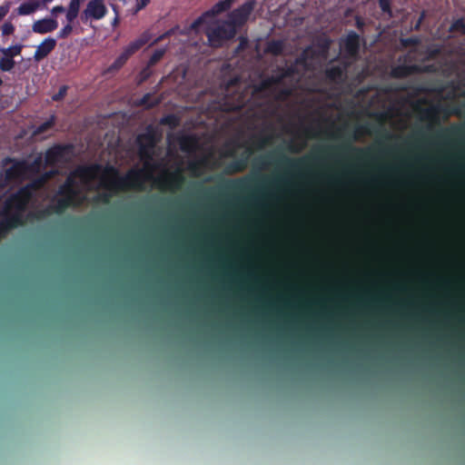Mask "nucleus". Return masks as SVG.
<instances>
[{"label": "nucleus", "instance_id": "f257e3e1", "mask_svg": "<svg viewBox=\"0 0 465 465\" xmlns=\"http://www.w3.org/2000/svg\"><path fill=\"white\" fill-rule=\"evenodd\" d=\"M137 142L140 146V156L143 161V168L133 169L124 176L112 166L101 165L80 166L68 177L66 183L60 188L56 196V211H62L67 206L82 204L88 199L87 192L97 193V201L107 202L118 191L143 190L147 182L153 179V156L154 154V137L151 134H142Z\"/></svg>", "mask_w": 465, "mask_h": 465}, {"label": "nucleus", "instance_id": "f03ea898", "mask_svg": "<svg viewBox=\"0 0 465 465\" xmlns=\"http://www.w3.org/2000/svg\"><path fill=\"white\" fill-rule=\"evenodd\" d=\"M64 152L57 146L51 148L45 155L38 154L33 162H12L5 168V185H13L25 179L32 182L16 193L0 198V229L8 230L24 222V211L34 200L44 183L58 172L59 163L64 160Z\"/></svg>", "mask_w": 465, "mask_h": 465}, {"label": "nucleus", "instance_id": "7ed1b4c3", "mask_svg": "<svg viewBox=\"0 0 465 465\" xmlns=\"http://www.w3.org/2000/svg\"><path fill=\"white\" fill-rule=\"evenodd\" d=\"M233 0H224L216 4L210 11L206 12L193 24V27L199 31L203 29L208 40L213 46H220L224 40L234 36L236 26L246 21L253 8V2L249 1L242 7L235 10L230 16L229 21L219 23L216 15L228 9Z\"/></svg>", "mask_w": 465, "mask_h": 465}, {"label": "nucleus", "instance_id": "20e7f679", "mask_svg": "<svg viewBox=\"0 0 465 465\" xmlns=\"http://www.w3.org/2000/svg\"><path fill=\"white\" fill-rule=\"evenodd\" d=\"M107 12L104 0H91L81 15L83 22L100 20Z\"/></svg>", "mask_w": 465, "mask_h": 465}, {"label": "nucleus", "instance_id": "39448f33", "mask_svg": "<svg viewBox=\"0 0 465 465\" xmlns=\"http://www.w3.org/2000/svg\"><path fill=\"white\" fill-rule=\"evenodd\" d=\"M23 45H15L9 47L0 48V69L4 72L11 71L15 66L14 57L19 55Z\"/></svg>", "mask_w": 465, "mask_h": 465}, {"label": "nucleus", "instance_id": "423d86ee", "mask_svg": "<svg viewBox=\"0 0 465 465\" xmlns=\"http://www.w3.org/2000/svg\"><path fill=\"white\" fill-rule=\"evenodd\" d=\"M57 27L58 23L54 18L45 17L36 20L32 25V30L34 33L44 35L54 31Z\"/></svg>", "mask_w": 465, "mask_h": 465}, {"label": "nucleus", "instance_id": "0eeeda50", "mask_svg": "<svg viewBox=\"0 0 465 465\" xmlns=\"http://www.w3.org/2000/svg\"><path fill=\"white\" fill-rule=\"evenodd\" d=\"M55 45V39L51 37L45 38L39 45H37L36 51L34 55L35 60L41 61L42 59L46 57L54 50Z\"/></svg>", "mask_w": 465, "mask_h": 465}, {"label": "nucleus", "instance_id": "6e6552de", "mask_svg": "<svg viewBox=\"0 0 465 465\" xmlns=\"http://www.w3.org/2000/svg\"><path fill=\"white\" fill-rule=\"evenodd\" d=\"M43 7L42 0H27L23 2L16 9L17 15H30Z\"/></svg>", "mask_w": 465, "mask_h": 465}, {"label": "nucleus", "instance_id": "1a4fd4ad", "mask_svg": "<svg viewBox=\"0 0 465 465\" xmlns=\"http://www.w3.org/2000/svg\"><path fill=\"white\" fill-rule=\"evenodd\" d=\"M341 49L350 56L356 55L359 49V37L355 34L349 35L342 43Z\"/></svg>", "mask_w": 465, "mask_h": 465}, {"label": "nucleus", "instance_id": "9d476101", "mask_svg": "<svg viewBox=\"0 0 465 465\" xmlns=\"http://www.w3.org/2000/svg\"><path fill=\"white\" fill-rule=\"evenodd\" d=\"M82 0H71L66 10L65 18L67 22H74L79 15Z\"/></svg>", "mask_w": 465, "mask_h": 465}, {"label": "nucleus", "instance_id": "9b49d317", "mask_svg": "<svg viewBox=\"0 0 465 465\" xmlns=\"http://www.w3.org/2000/svg\"><path fill=\"white\" fill-rule=\"evenodd\" d=\"M149 41V36L147 34L142 35L139 38L130 43L127 47L136 53L140 48H142L147 42Z\"/></svg>", "mask_w": 465, "mask_h": 465}, {"label": "nucleus", "instance_id": "f8f14e48", "mask_svg": "<svg viewBox=\"0 0 465 465\" xmlns=\"http://www.w3.org/2000/svg\"><path fill=\"white\" fill-rule=\"evenodd\" d=\"M73 22H67L58 33V38H66L73 32Z\"/></svg>", "mask_w": 465, "mask_h": 465}, {"label": "nucleus", "instance_id": "ddd939ff", "mask_svg": "<svg viewBox=\"0 0 465 465\" xmlns=\"http://www.w3.org/2000/svg\"><path fill=\"white\" fill-rule=\"evenodd\" d=\"M15 30V27L11 21L5 22L1 27L2 35L4 36L13 35Z\"/></svg>", "mask_w": 465, "mask_h": 465}, {"label": "nucleus", "instance_id": "4468645a", "mask_svg": "<svg viewBox=\"0 0 465 465\" xmlns=\"http://www.w3.org/2000/svg\"><path fill=\"white\" fill-rule=\"evenodd\" d=\"M129 59V57H127V55L122 52L119 56L116 58V60L114 61V63L113 64V68L114 69H118L120 68L122 65H124L125 64V62Z\"/></svg>", "mask_w": 465, "mask_h": 465}, {"label": "nucleus", "instance_id": "2eb2a0df", "mask_svg": "<svg viewBox=\"0 0 465 465\" xmlns=\"http://www.w3.org/2000/svg\"><path fill=\"white\" fill-rule=\"evenodd\" d=\"M10 10V4L5 3L0 5V22L6 16Z\"/></svg>", "mask_w": 465, "mask_h": 465}, {"label": "nucleus", "instance_id": "dca6fc26", "mask_svg": "<svg viewBox=\"0 0 465 465\" xmlns=\"http://www.w3.org/2000/svg\"><path fill=\"white\" fill-rule=\"evenodd\" d=\"M163 54H164L163 50H157V51H155L154 54L152 55L149 64L151 65L155 64L157 61H159L162 58Z\"/></svg>", "mask_w": 465, "mask_h": 465}, {"label": "nucleus", "instance_id": "f3484780", "mask_svg": "<svg viewBox=\"0 0 465 465\" xmlns=\"http://www.w3.org/2000/svg\"><path fill=\"white\" fill-rule=\"evenodd\" d=\"M149 2L150 0H137L135 11L138 12L141 9L144 8L149 4Z\"/></svg>", "mask_w": 465, "mask_h": 465}, {"label": "nucleus", "instance_id": "a211bd4d", "mask_svg": "<svg viewBox=\"0 0 465 465\" xmlns=\"http://www.w3.org/2000/svg\"><path fill=\"white\" fill-rule=\"evenodd\" d=\"M65 11L64 7L62 6V5H56V6H54L51 10V14L52 15H56L58 13H64Z\"/></svg>", "mask_w": 465, "mask_h": 465}, {"label": "nucleus", "instance_id": "6ab92c4d", "mask_svg": "<svg viewBox=\"0 0 465 465\" xmlns=\"http://www.w3.org/2000/svg\"><path fill=\"white\" fill-rule=\"evenodd\" d=\"M453 26L456 30L460 31V32H464V30H465V25L462 21H457Z\"/></svg>", "mask_w": 465, "mask_h": 465}, {"label": "nucleus", "instance_id": "aec40b11", "mask_svg": "<svg viewBox=\"0 0 465 465\" xmlns=\"http://www.w3.org/2000/svg\"><path fill=\"white\" fill-rule=\"evenodd\" d=\"M65 92H66V87L65 86L61 87L59 90V93L54 96V99L58 100V99L62 98L65 94Z\"/></svg>", "mask_w": 465, "mask_h": 465}, {"label": "nucleus", "instance_id": "412c9836", "mask_svg": "<svg viewBox=\"0 0 465 465\" xmlns=\"http://www.w3.org/2000/svg\"><path fill=\"white\" fill-rule=\"evenodd\" d=\"M51 124H52V122H51V121H50V122H46V123H45L44 124H42V125L39 127V129H38V131H37V132H38V133H42V132H44V131L47 130V129L51 126Z\"/></svg>", "mask_w": 465, "mask_h": 465}, {"label": "nucleus", "instance_id": "4be33fe9", "mask_svg": "<svg viewBox=\"0 0 465 465\" xmlns=\"http://www.w3.org/2000/svg\"><path fill=\"white\" fill-rule=\"evenodd\" d=\"M380 3H381V6L382 10L383 11H387V9H388V3H387V1L386 0H381Z\"/></svg>", "mask_w": 465, "mask_h": 465}, {"label": "nucleus", "instance_id": "5701e85b", "mask_svg": "<svg viewBox=\"0 0 465 465\" xmlns=\"http://www.w3.org/2000/svg\"><path fill=\"white\" fill-rule=\"evenodd\" d=\"M123 52L127 55V57H130L131 55H133L134 53L133 51H131L127 46L124 47V49L123 50Z\"/></svg>", "mask_w": 465, "mask_h": 465}, {"label": "nucleus", "instance_id": "b1692460", "mask_svg": "<svg viewBox=\"0 0 465 465\" xmlns=\"http://www.w3.org/2000/svg\"><path fill=\"white\" fill-rule=\"evenodd\" d=\"M54 0H42L43 2V7H45L47 4L53 2Z\"/></svg>", "mask_w": 465, "mask_h": 465}, {"label": "nucleus", "instance_id": "393cba45", "mask_svg": "<svg viewBox=\"0 0 465 465\" xmlns=\"http://www.w3.org/2000/svg\"><path fill=\"white\" fill-rule=\"evenodd\" d=\"M394 74L397 76H401V75H404L405 73H400V72H398V70H395Z\"/></svg>", "mask_w": 465, "mask_h": 465}]
</instances>
